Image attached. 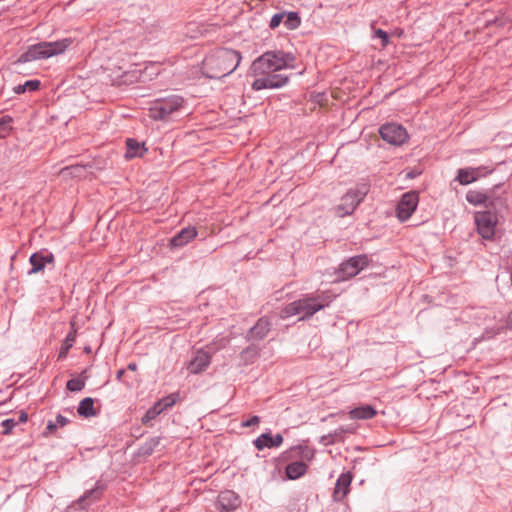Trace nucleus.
I'll return each instance as SVG.
<instances>
[{"mask_svg": "<svg viewBox=\"0 0 512 512\" xmlns=\"http://www.w3.org/2000/svg\"><path fill=\"white\" fill-rule=\"evenodd\" d=\"M105 488V484H103L101 481H97L94 488L86 490L84 494L78 499V504L80 507L84 509L93 502L99 500Z\"/></svg>", "mask_w": 512, "mask_h": 512, "instance_id": "obj_17", "label": "nucleus"}, {"mask_svg": "<svg viewBox=\"0 0 512 512\" xmlns=\"http://www.w3.org/2000/svg\"><path fill=\"white\" fill-rule=\"evenodd\" d=\"M377 415V411L371 405H361L359 407H355L348 412V416L350 419L357 420H368L372 419Z\"/></svg>", "mask_w": 512, "mask_h": 512, "instance_id": "obj_21", "label": "nucleus"}, {"mask_svg": "<svg viewBox=\"0 0 512 512\" xmlns=\"http://www.w3.org/2000/svg\"><path fill=\"white\" fill-rule=\"evenodd\" d=\"M27 418H28V415L27 413L25 412H21L20 416H19V420L17 421L18 423H24L27 421Z\"/></svg>", "mask_w": 512, "mask_h": 512, "instance_id": "obj_40", "label": "nucleus"}, {"mask_svg": "<svg viewBox=\"0 0 512 512\" xmlns=\"http://www.w3.org/2000/svg\"><path fill=\"white\" fill-rule=\"evenodd\" d=\"M307 464L302 461H295L287 465L286 475L289 479L295 480L303 476L307 471Z\"/></svg>", "mask_w": 512, "mask_h": 512, "instance_id": "obj_23", "label": "nucleus"}, {"mask_svg": "<svg viewBox=\"0 0 512 512\" xmlns=\"http://www.w3.org/2000/svg\"><path fill=\"white\" fill-rule=\"evenodd\" d=\"M75 339H76V330L73 329L72 331H70L66 337H65V340L61 346V349L59 351V354H58V359L59 360H62V359H65L69 350L72 348L74 342H75Z\"/></svg>", "mask_w": 512, "mask_h": 512, "instance_id": "obj_26", "label": "nucleus"}, {"mask_svg": "<svg viewBox=\"0 0 512 512\" xmlns=\"http://www.w3.org/2000/svg\"><path fill=\"white\" fill-rule=\"evenodd\" d=\"M490 172L491 170L486 171L485 167L461 168L458 170L456 180L461 185H468Z\"/></svg>", "mask_w": 512, "mask_h": 512, "instance_id": "obj_13", "label": "nucleus"}, {"mask_svg": "<svg viewBox=\"0 0 512 512\" xmlns=\"http://www.w3.org/2000/svg\"><path fill=\"white\" fill-rule=\"evenodd\" d=\"M41 82L39 80H28L24 84L17 85L13 88L16 94H22L26 91H36L39 89Z\"/></svg>", "mask_w": 512, "mask_h": 512, "instance_id": "obj_28", "label": "nucleus"}, {"mask_svg": "<svg viewBox=\"0 0 512 512\" xmlns=\"http://www.w3.org/2000/svg\"><path fill=\"white\" fill-rule=\"evenodd\" d=\"M72 43L70 38H64L58 41L40 42L28 47L27 51L22 53L17 62L26 63L39 59H47L54 55L63 53Z\"/></svg>", "mask_w": 512, "mask_h": 512, "instance_id": "obj_4", "label": "nucleus"}, {"mask_svg": "<svg viewBox=\"0 0 512 512\" xmlns=\"http://www.w3.org/2000/svg\"><path fill=\"white\" fill-rule=\"evenodd\" d=\"M85 173V167L83 165H71L64 167L60 170V176L64 179L69 177L80 178Z\"/></svg>", "mask_w": 512, "mask_h": 512, "instance_id": "obj_25", "label": "nucleus"}, {"mask_svg": "<svg viewBox=\"0 0 512 512\" xmlns=\"http://www.w3.org/2000/svg\"><path fill=\"white\" fill-rule=\"evenodd\" d=\"M146 152L147 149L145 148L144 143H139L137 140L132 138L127 139L125 153V157L127 159L142 157Z\"/></svg>", "mask_w": 512, "mask_h": 512, "instance_id": "obj_22", "label": "nucleus"}, {"mask_svg": "<svg viewBox=\"0 0 512 512\" xmlns=\"http://www.w3.org/2000/svg\"><path fill=\"white\" fill-rule=\"evenodd\" d=\"M241 504L239 496L232 490L222 491L218 495L217 506L223 512L236 510Z\"/></svg>", "mask_w": 512, "mask_h": 512, "instance_id": "obj_12", "label": "nucleus"}, {"mask_svg": "<svg viewBox=\"0 0 512 512\" xmlns=\"http://www.w3.org/2000/svg\"><path fill=\"white\" fill-rule=\"evenodd\" d=\"M285 12L274 14L270 20L269 27L271 29L277 28L282 22H284Z\"/></svg>", "mask_w": 512, "mask_h": 512, "instance_id": "obj_35", "label": "nucleus"}, {"mask_svg": "<svg viewBox=\"0 0 512 512\" xmlns=\"http://www.w3.org/2000/svg\"><path fill=\"white\" fill-rule=\"evenodd\" d=\"M124 373H125V370L124 369H120L117 371V374H116V379L118 381H122V378L124 376Z\"/></svg>", "mask_w": 512, "mask_h": 512, "instance_id": "obj_42", "label": "nucleus"}, {"mask_svg": "<svg viewBox=\"0 0 512 512\" xmlns=\"http://www.w3.org/2000/svg\"><path fill=\"white\" fill-rule=\"evenodd\" d=\"M68 422H69V420H68L65 416H63V415H61V414H58V415L56 416L55 423L57 424V427H58V426H60V427H64L65 425H67V424H68Z\"/></svg>", "mask_w": 512, "mask_h": 512, "instance_id": "obj_38", "label": "nucleus"}, {"mask_svg": "<svg viewBox=\"0 0 512 512\" xmlns=\"http://www.w3.org/2000/svg\"><path fill=\"white\" fill-rule=\"evenodd\" d=\"M368 192L366 184H361L356 188L350 189L336 206V213L344 217L353 213L356 207L362 202Z\"/></svg>", "mask_w": 512, "mask_h": 512, "instance_id": "obj_6", "label": "nucleus"}, {"mask_svg": "<svg viewBox=\"0 0 512 512\" xmlns=\"http://www.w3.org/2000/svg\"><path fill=\"white\" fill-rule=\"evenodd\" d=\"M296 56L283 50H270L257 57L251 64L250 73L256 77L251 84L254 91L282 88L289 82V76L281 70L295 68Z\"/></svg>", "mask_w": 512, "mask_h": 512, "instance_id": "obj_1", "label": "nucleus"}, {"mask_svg": "<svg viewBox=\"0 0 512 512\" xmlns=\"http://www.w3.org/2000/svg\"><path fill=\"white\" fill-rule=\"evenodd\" d=\"M301 24V18L297 12H285L284 25L289 30L298 28Z\"/></svg>", "mask_w": 512, "mask_h": 512, "instance_id": "obj_27", "label": "nucleus"}, {"mask_svg": "<svg viewBox=\"0 0 512 512\" xmlns=\"http://www.w3.org/2000/svg\"><path fill=\"white\" fill-rule=\"evenodd\" d=\"M332 296L327 292L306 294L300 299L286 305L280 312L281 318L300 315L299 320L312 317L316 312L329 306Z\"/></svg>", "mask_w": 512, "mask_h": 512, "instance_id": "obj_3", "label": "nucleus"}, {"mask_svg": "<svg viewBox=\"0 0 512 512\" xmlns=\"http://www.w3.org/2000/svg\"><path fill=\"white\" fill-rule=\"evenodd\" d=\"M352 481L350 473H342L336 481L333 498L335 501H342L349 492V487Z\"/></svg>", "mask_w": 512, "mask_h": 512, "instance_id": "obj_18", "label": "nucleus"}, {"mask_svg": "<svg viewBox=\"0 0 512 512\" xmlns=\"http://www.w3.org/2000/svg\"><path fill=\"white\" fill-rule=\"evenodd\" d=\"M197 235L198 232L195 227H185L171 238L170 246L171 248H181L191 242Z\"/></svg>", "mask_w": 512, "mask_h": 512, "instance_id": "obj_16", "label": "nucleus"}, {"mask_svg": "<svg viewBox=\"0 0 512 512\" xmlns=\"http://www.w3.org/2000/svg\"><path fill=\"white\" fill-rule=\"evenodd\" d=\"M178 398L179 395L177 393H172L158 400L156 404L158 405L159 408H161V411L163 412L174 406Z\"/></svg>", "mask_w": 512, "mask_h": 512, "instance_id": "obj_30", "label": "nucleus"}, {"mask_svg": "<svg viewBox=\"0 0 512 512\" xmlns=\"http://www.w3.org/2000/svg\"><path fill=\"white\" fill-rule=\"evenodd\" d=\"M260 423V418L258 416H252L247 420L242 422V427H254Z\"/></svg>", "mask_w": 512, "mask_h": 512, "instance_id": "obj_37", "label": "nucleus"}, {"mask_svg": "<svg viewBox=\"0 0 512 512\" xmlns=\"http://www.w3.org/2000/svg\"><path fill=\"white\" fill-rule=\"evenodd\" d=\"M127 368H128L129 370H131V371H135V370H137V364H136V363H134V362L129 363V364H128V366H127Z\"/></svg>", "mask_w": 512, "mask_h": 512, "instance_id": "obj_43", "label": "nucleus"}, {"mask_svg": "<svg viewBox=\"0 0 512 512\" xmlns=\"http://www.w3.org/2000/svg\"><path fill=\"white\" fill-rule=\"evenodd\" d=\"M478 233L483 239L491 240L495 235L498 218L491 210L477 211L474 216Z\"/></svg>", "mask_w": 512, "mask_h": 512, "instance_id": "obj_8", "label": "nucleus"}, {"mask_svg": "<svg viewBox=\"0 0 512 512\" xmlns=\"http://www.w3.org/2000/svg\"><path fill=\"white\" fill-rule=\"evenodd\" d=\"M418 194L416 192H407L403 194L397 205V217L401 222L408 220L418 205Z\"/></svg>", "mask_w": 512, "mask_h": 512, "instance_id": "obj_10", "label": "nucleus"}, {"mask_svg": "<svg viewBox=\"0 0 512 512\" xmlns=\"http://www.w3.org/2000/svg\"><path fill=\"white\" fill-rule=\"evenodd\" d=\"M381 138L388 144L400 146L408 140L406 129L396 123H386L379 128Z\"/></svg>", "mask_w": 512, "mask_h": 512, "instance_id": "obj_9", "label": "nucleus"}, {"mask_svg": "<svg viewBox=\"0 0 512 512\" xmlns=\"http://www.w3.org/2000/svg\"><path fill=\"white\" fill-rule=\"evenodd\" d=\"M506 326L509 328V329H512V311L508 314L507 316V319H506Z\"/></svg>", "mask_w": 512, "mask_h": 512, "instance_id": "obj_41", "label": "nucleus"}, {"mask_svg": "<svg viewBox=\"0 0 512 512\" xmlns=\"http://www.w3.org/2000/svg\"><path fill=\"white\" fill-rule=\"evenodd\" d=\"M12 117L5 115L0 117V138H4L11 130Z\"/></svg>", "mask_w": 512, "mask_h": 512, "instance_id": "obj_31", "label": "nucleus"}, {"mask_svg": "<svg viewBox=\"0 0 512 512\" xmlns=\"http://www.w3.org/2000/svg\"><path fill=\"white\" fill-rule=\"evenodd\" d=\"M282 442L283 437L279 433L274 436L270 433H263L254 440V445L258 450H263L264 448L279 447Z\"/></svg>", "mask_w": 512, "mask_h": 512, "instance_id": "obj_20", "label": "nucleus"}, {"mask_svg": "<svg viewBox=\"0 0 512 512\" xmlns=\"http://www.w3.org/2000/svg\"><path fill=\"white\" fill-rule=\"evenodd\" d=\"M210 363V354L203 350H198L187 364V370L191 374H199L206 370Z\"/></svg>", "mask_w": 512, "mask_h": 512, "instance_id": "obj_15", "label": "nucleus"}, {"mask_svg": "<svg viewBox=\"0 0 512 512\" xmlns=\"http://www.w3.org/2000/svg\"><path fill=\"white\" fill-rule=\"evenodd\" d=\"M57 429V424L54 421L49 420L46 426L45 434H51Z\"/></svg>", "mask_w": 512, "mask_h": 512, "instance_id": "obj_39", "label": "nucleus"}, {"mask_svg": "<svg viewBox=\"0 0 512 512\" xmlns=\"http://www.w3.org/2000/svg\"><path fill=\"white\" fill-rule=\"evenodd\" d=\"M369 263L370 258L367 254L350 257L339 265L336 271L337 279L340 281L348 280L368 267Z\"/></svg>", "mask_w": 512, "mask_h": 512, "instance_id": "obj_7", "label": "nucleus"}, {"mask_svg": "<svg viewBox=\"0 0 512 512\" xmlns=\"http://www.w3.org/2000/svg\"><path fill=\"white\" fill-rule=\"evenodd\" d=\"M185 100L179 95L157 98L151 102L149 116L154 120H168L184 108Z\"/></svg>", "mask_w": 512, "mask_h": 512, "instance_id": "obj_5", "label": "nucleus"}, {"mask_svg": "<svg viewBox=\"0 0 512 512\" xmlns=\"http://www.w3.org/2000/svg\"><path fill=\"white\" fill-rule=\"evenodd\" d=\"M466 200L472 205H485L486 207L489 205L495 207L498 202H501V199L493 197L492 191L481 192L475 190L467 192Z\"/></svg>", "mask_w": 512, "mask_h": 512, "instance_id": "obj_14", "label": "nucleus"}, {"mask_svg": "<svg viewBox=\"0 0 512 512\" xmlns=\"http://www.w3.org/2000/svg\"><path fill=\"white\" fill-rule=\"evenodd\" d=\"M17 424L18 422L12 418L3 420L1 423V426L3 427V434H9Z\"/></svg>", "mask_w": 512, "mask_h": 512, "instance_id": "obj_34", "label": "nucleus"}, {"mask_svg": "<svg viewBox=\"0 0 512 512\" xmlns=\"http://www.w3.org/2000/svg\"><path fill=\"white\" fill-rule=\"evenodd\" d=\"M270 328V321L267 318L262 317L256 322V324L253 327L250 328L247 334V338L249 340H262L267 336L268 332L270 331Z\"/></svg>", "mask_w": 512, "mask_h": 512, "instance_id": "obj_19", "label": "nucleus"}, {"mask_svg": "<svg viewBox=\"0 0 512 512\" xmlns=\"http://www.w3.org/2000/svg\"><path fill=\"white\" fill-rule=\"evenodd\" d=\"M375 37L380 38L382 40V46H386L389 41L388 33L382 29L375 30Z\"/></svg>", "mask_w": 512, "mask_h": 512, "instance_id": "obj_36", "label": "nucleus"}, {"mask_svg": "<svg viewBox=\"0 0 512 512\" xmlns=\"http://www.w3.org/2000/svg\"><path fill=\"white\" fill-rule=\"evenodd\" d=\"M241 59L239 51L230 48H218L204 58L202 73L207 78L220 79L234 72Z\"/></svg>", "mask_w": 512, "mask_h": 512, "instance_id": "obj_2", "label": "nucleus"}, {"mask_svg": "<svg viewBox=\"0 0 512 512\" xmlns=\"http://www.w3.org/2000/svg\"><path fill=\"white\" fill-rule=\"evenodd\" d=\"M77 412L80 416L85 418L96 416L97 412L94 409V400L91 397H86L80 401Z\"/></svg>", "mask_w": 512, "mask_h": 512, "instance_id": "obj_24", "label": "nucleus"}, {"mask_svg": "<svg viewBox=\"0 0 512 512\" xmlns=\"http://www.w3.org/2000/svg\"><path fill=\"white\" fill-rule=\"evenodd\" d=\"M161 408L158 407V405L155 403L151 408L148 409V411L145 413V415L142 418V422L144 424H147L151 420L155 419L159 414H161Z\"/></svg>", "mask_w": 512, "mask_h": 512, "instance_id": "obj_32", "label": "nucleus"}, {"mask_svg": "<svg viewBox=\"0 0 512 512\" xmlns=\"http://www.w3.org/2000/svg\"><path fill=\"white\" fill-rule=\"evenodd\" d=\"M29 262L31 264V269L28 270L27 274L33 275L43 271L47 264H53L54 255L52 252L42 250L40 252L33 253L29 258Z\"/></svg>", "mask_w": 512, "mask_h": 512, "instance_id": "obj_11", "label": "nucleus"}, {"mask_svg": "<svg viewBox=\"0 0 512 512\" xmlns=\"http://www.w3.org/2000/svg\"><path fill=\"white\" fill-rule=\"evenodd\" d=\"M354 432H355V427H353L352 425L341 426L334 431L332 436L335 437V440H338V439H342L344 434H346V433L352 434Z\"/></svg>", "mask_w": 512, "mask_h": 512, "instance_id": "obj_33", "label": "nucleus"}, {"mask_svg": "<svg viewBox=\"0 0 512 512\" xmlns=\"http://www.w3.org/2000/svg\"><path fill=\"white\" fill-rule=\"evenodd\" d=\"M86 377L80 375L67 381L66 388L71 392L81 391L85 387Z\"/></svg>", "mask_w": 512, "mask_h": 512, "instance_id": "obj_29", "label": "nucleus"}]
</instances>
